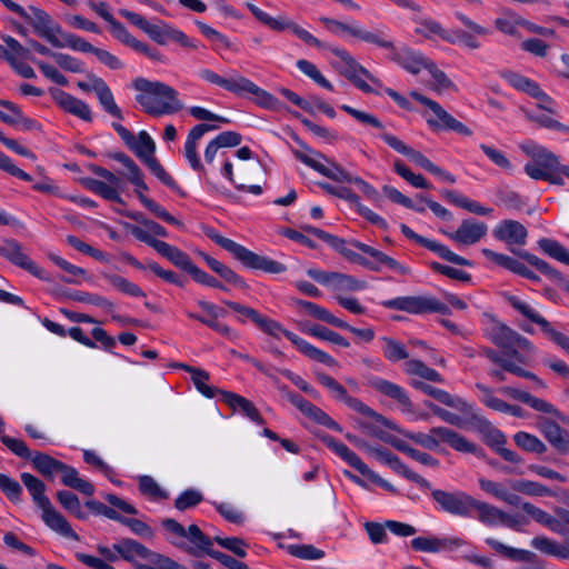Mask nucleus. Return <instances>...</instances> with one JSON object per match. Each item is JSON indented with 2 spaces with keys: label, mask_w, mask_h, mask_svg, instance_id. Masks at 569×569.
<instances>
[{
  "label": "nucleus",
  "mask_w": 569,
  "mask_h": 569,
  "mask_svg": "<svg viewBox=\"0 0 569 569\" xmlns=\"http://www.w3.org/2000/svg\"><path fill=\"white\" fill-rule=\"evenodd\" d=\"M132 84L139 92L136 96L137 102L150 116L173 114L183 109L178 91L163 82L137 78Z\"/></svg>",
  "instance_id": "obj_1"
},
{
  "label": "nucleus",
  "mask_w": 569,
  "mask_h": 569,
  "mask_svg": "<svg viewBox=\"0 0 569 569\" xmlns=\"http://www.w3.org/2000/svg\"><path fill=\"white\" fill-rule=\"evenodd\" d=\"M111 126L126 146L134 152L163 184L173 191L179 190L178 183L154 157L156 143L147 131H140L138 137H136L129 129L118 122H112Z\"/></svg>",
  "instance_id": "obj_2"
},
{
  "label": "nucleus",
  "mask_w": 569,
  "mask_h": 569,
  "mask_svg": "<svg viewBox=\"0 0 569 569\" xmlns=\"http://www.w3.org/2000/svg\"><path fill=\"white\" fill-rule=\"evenodd\" d=\"M20 478L32 497L34 505L42 510L44 523L59 535L78 541L79 536L73 531L67 519L52 507L49 498L46 496L44 482L29 472H22Z\"/></svg>",
  "instance_id": "obj_3"
},
{
  "label": "nucleus",
  "mask_w": 569,
  "mask_h": 569,
  "mask_svg": "<svg viewBox=\"0 0 569 569\" xmlns=\"http://www.w3.org/2000/svg\"><path fill=\"white\" fill-rule=\"evenodd\" d=\"M203 232L210 240L230 252L234 259L240 261L247 268L261 270L271 274H279L287 271L286 264L270 259L269 257L257 254L240 243L221 236L212 227H206Z\"/></svg>",
  "instance_id": "obj_4"
},
{
  "label": "nucleus",
  "mask_w": 569,
  "mask_h": 569,
  "mask_svg": "<svg viewBox=\"0 0 569 569\" xmlns=\"http://www.w3.org/2000/svg\"><path fill=\"white\" fill-rule=\"evenodd\" d=\"M199 76L202 80L221 87L236 96H244L250 93L257 98L258 103L262 107H272L273 102L276 101L272 94L261 89L250 79L237 73L236 71L230 72V77L226 78L210 69H201L199 71Z\"/></svg>",
  "instance_id": "obj_5"
},
{
  "label": "nucleus",
  "mask_w": 569,
  "mask_h": 569,
  "mask_svg": "<svg viewBox=\"0 0 569 569\" xmlns=\"http://www.w3.org/2000/svg\"><path fill=\"white\" fill-rule=\"evenodd\" d=\"M402 435L428 450H436L440 442H445L459 452L477 453L479 448L466 437L447 427H433L428 433L405 431Z\"/></svg>",
  "instance_id": "obj_6"
},
{
  "label": "nucleus",
  "mask_w": 569,
  "mask_h": 569,
  "mask_svg": "<svg viewBox=\"0 0 569 569\" xmlns=\"http://www.w3.org/2000/svg\"><path fill=\"white\" fill-rule=\"evenodd\" d=\"M256 326L264 333L272 337H278V335L281 332L291 343L296 346V348L301 353L315 361L329 367H335L338 365V362L330 355L310 345L308 341L303 340L292 331L283 329L282 326L276 320L260 315Z\"/></svg>",
  "instance_id": "obj_7"
},
{
  "label": "nucleus",
  "mask_w": 569,
  "mask_h": 569,
  "mask_svg": "<svg viewBox=\"0 0 569 569\" xmlns=\"http://www.w3.org/2000/svg\"><path fill=\"white\" fill-rule=\"evenodd\" d=\"M488 338L493 345L506 350V356L519 363H525V357L519 349L531 353L536 350L529 339L500 321L493 322L488 331Z\"/></svg>",
  "instance_id": "obj_8"
},
{
  "label": "nucleus",
  "mask_w": 569,
  "mask_h": 569,
  "mask_svg": "<svg viewBox=\"0 0 569 569\" xmlns=\"http://www.w3.org/2000/svg\"><path fill=\"white\" fill-rule=\"evenodd\" d=\"M523 150L531 157V160L523 167L526 174L531 179L542 180V176L552 174L558 170H561L566 178L569 179V166L562 164L559 157L547 148L539 144H531L525 147Z\"/></svg>",
  "instance_id": "obj_9"
},
{
  "label": "nucleus",
  "mask_w": 569,
  "mask_h": 569,
  "mask_svg": "<svg viewBox=\"0 0 569 569\" xmlns=\"http://www.w3.org/2000/svg\"><path fill=\"white\" fill-rule=\"evenodd\" d=\"M430 495L438 511L453 517L471 518L473 497L468 492L430 488Z\"/></svg>",
  "instance_id": "obj_10"
},
{
  "label": "nucleus",
  "mask_w": 569,
  "mask_h": 569,
  "mask_svg": "<svg viewBox=\"0 0 569 569\" xmlns=\"http://www.w3.org/2000/svg\"><path fill=\"white\" fill-rule=\"evenodd\" d=\"M247 8L250 10L252 16L262 24L268 27L269 29L273 31H284V30H291L296 37H298L300 40L306 42L309 46L316 47L318 49H329L330 46H327L319 39H317L315 36H312L309 31L301 28L299 24H297L293 21H290L286 19L284 17H278L273 18L266 11L261 10L256 4L248 2Z\"/></svg>",
  "instance_id": "obj_11"
},
{
  "label": "nucleus",
  "mask_w": 569,
  "mask_h": 569,
  "mask_svg": "<svg viewBox=\"0 0 569 569\" xmlns=\"http://www.w3.org/2000/svg\"><path fill=\"white\" fill-rule=\"evenodd\" d=\"M387 309L406 311L413 315L437 312L450 315L447 305L431 296H406L386 300L381 303Z\"/></svg>",
  "instance_id": "obj_12"
},
{
  "label": "nucleus",
  "mask_w": 569,
  "mask_h": 569,
  "mask_svg": "<svg viewBox=\"0 0 569 569\" xmlns=\"http://www.w3.org/2000/svg\"><path fill=\"white\" fill-rule=\"evenodd\" d=\"M130 232L136 239L153 248L159 254L167 258L176 267L187 271L188 273H190L194 268L196 264L191 258L179 248L151 237L147 231H144V229L137 226H130Z\"/></svg>",
  "instance_id": "obj_13"
},
{
  "label": "nucleus",
  "mask_w": 569,
  "mask_h": 569,
  "mask_svg": "<svg viewBox=\"0 0 569 569\" xmlns=\"http://www.w3.org/2000/svg\"><path fill=\"white\" fill-rule=\"evenodd\" d=\"M410 97L426 106L432 112V117L426 118L430 128L435 130H451L463 136H470L472 133L467 126L448 113L437 101L418 91H411Z\"/></svg>",
  "instance_id": "obj_14"
},
{
  "label": "nucleus",
  "mask_w": 569,
  "mask_h": 569,
  "mask_svg": "<svg viewBox=\"0 0 569 569\" xmlns=\"http://www.w3.org/2000/svg\"><path fill=\"white\" fill-rule=\"evenodd\" d=\"M378 40L388 44L381 48L389 50V59L412 74H418L421 70L427 69V64L431 61L423 53L408 46L396 48L393 42L382 31Z\"/></svg>",
  "instance_id": "obj_15"
},
{
  "label": "nucleus",
  "mask_w": 569,
  "mask_h": 569,
  "mask_svg": "<svg viewBox=\"0 0 569 569\" xmlns=\"http://www.w3.org/2000/svg\"><path fill=\"white\" fill-rule=\"evenodd\" d=\"M315 376H316L317 381L321 386H323L326 389H328V391L331 393V396L335 399L345 402L350 409H352L363 416L370 417V418L375 419L377 422L385 423L386 419L383 418V416H381L380 413L372 410L370 407L365 405L359 399L349 396L346 388L339 381H337L335 378H332L331 376H329L322 371H316Z\"/></svg>",
  "instance_id": "obj_16"
},
{
  "label": "nucleus",
  "mask_w": 569,
  "mask_h": 569,
  "mask_svg": "<svg viewBox=\"0 0 569 569\" xmlns=\"http://www.w3.org/2000/svg\"><path fill=\"white\" fill-rule=\"evenodd\" d=\"M26 17L27 18L22 19L32 27L37 36L48 41L52 47L61 46L59 36L62 33L63 29L47 11L30 6L26 9Z\"/></svg>",
  "instance_id": "obj_17"
},
{
  "label": "nucleus",
  "mask_w": 569,
  "mask_h": 569,
  "mask_svg": "<svg viewBox=\"0 0 569 569\" xmlns=\"http://www.w3.org/2000/svg\"><path fill=\"white\" fill-rule=\"evenodd\" d=\"M502 297L522 317H525L530 322L538 325L545 336L553 343L557 345L559 340L565 336L562 332L552 328L550 322L543 316H541L540 312L529 302L509 292H503Z\"/></svg>",
  "instance_id": "obj_18"
},
{
  "label": "nucleus",
  "mask_w": 569,
  "mask_h": 569,
  "mask_svg": "<svg viewBox=\"0 0 569 569\" xmlns=\"http://www.w3.org/2000/svg\"><path fill=\"white\" fill-rule=\"evenodd\" d=\"M319 21L325 26V28L337 37H342L343 34H348L355 39L365 41L367 43H372L377 47H386V43L380 42L379 36L381 31L371 32L362 27L356 21L350 20L349 22H342L336 19H331L328 17H320Z\"/></svg>",
  "instance_id": "obj_19"
},
{
  "label": "nucleus",
  "mask_w": 569,
  "mask_h": 569,
  "mask_svg": "<svg viewBox=\"0 0 569 569\" xmlns=\"http://www.w3.org/2000/svg\"><path fill=\"white\" fill-rule=\"evenodd\" d=\"M307 274L318 283L329 287L337 292L359 291L367 287L365 281L340 272L308 269Z\"/></svg>",
  "instance_id": "obj_20"
},
{
  "label": "nucleus",
  "mask_w": 569,
  "mask_h": 569,
  "mask_svg": "<svg viewBox=\"0 0 569 569\" xmlns=\"http://www.w3.org/2000/svg\"><path fill=\"white\" fill-rule=\"evenodd\" d=\"M368 386L378 393L392 399L403 413L415 412L413 403L403 387L380 377L369 378Z\"/></svg>",
  "instance_id": "obj_21"
},
{
  "label": "nucleus",
  "mask_w": 569,
  "mask_h": 569,
  "mask_svg": "<svg viewBox=\"0 0 569 569\" xmlns=\"http://www.w3.org/2000/svg\"><path fill=\"white\" fill-rule=\"evenodd\" d=\"M400 230L406 238L416 241L420 246L429 249L430 251L437 253L440 258H442L451 263H455L458 266H466V267L472 266V262L469 261L468 259L452 252L448 247H446L435 240H430L428 238H425V237L416 233L412 229H410L405 223H402L400 226Z\"/></svg>",
  "instance_id": "obj_22"
},
{
  "label": "nucleus",
  "mask_w": 569,
  "mask_h": 569,
  "mask_svg": "<svg viewBox=\"0 0 569 569\" xmlns=\"http://www.w3.org/2000/svg\"><path fill=\"white\" fill-rule=\"evenodd\" d=\"M184 539L188 541V543L184 540H171V542L178 548L186 550L193 557H202L203 555L210 556V553L213 552V539L211 540L208 536H206L197 525H190L188 527V532Z\"/></svg>",
  "instance_id": "obj_23"
},
{
  "label": "nucleus",
  "mask_w": 569,
  "mask_h": 569,
  "mask_svg": "<svg viewBox=\"0 0 569 569\" xmlns=\"http://www.w3.org/2000/svg\"><path fill=\"white\" fill-rule=\"evenodd\" d=\"M0 256L13 264L29 271L39 279H46L43 270L37 266L23 251L21 244L12 239L4 240L0 244Z\"/></svg>",
  "instance_id": "obj_24"
},
{
  "label": "nucleus",
  "mask_w": 569,
  "mask_h": 569,
  "mask_svg": "<svg viewBox=\"0 0 569 569\" xmlns=\"http://www.w3.org/2000/svg\"><path fill=\"white\" fill-rule=\"evenodd\" d=\"M287 399L306 417L311 419L318 425L325 426L329 429L341 431V427L321 408L315 406L312 402L306 400L303 397L296 392H287Z\"/></svg>",
  "instance_id": "obj_25"
},
{
  "label": "nucleus",
  "mask_w": 569,
  "mask_h": 569,
  "mask_svg": "<svg viewBox=\"0 0 569 569\" xmlns=\"http://www.w3.org/2000/svg\"><path fill=\"white\" fill-rule=\"evenodd\" d=\"M50 94L56 104L63 111L78 117L86 122L92 121L91 108L81 99L57 88L51 89Z\"/></svg>",
  "instance_id": "obj_26"
},
{
  "label": "nucleus",
  "mask_w": 569,
  "mask_h": 569,
  "mask_svg": "<svg viewBox=\"0 0 569 569\" xmlns=\"http://www.w3.org/2000/svg\"><path fill=\"white\" fill-rule=\"evenodd\" d=\"M218 128L219 127L216 124L199 123L189 131L184 143V157L192 170L197 172L206 171L197 151L198 142L204 133L217 130Z\"/></svg>",
  "instance_id": "obj_27"
},
{
  "label": "nucleus",
  "mask_w": 569,
  "mask_h": 569,
  "mask_svg": "<svg viewBox=\"0 0 569 569\" xmlns=\"http://www.w3.org/2000/svg\"><path fill=\"white\" fill-rule=\"evenodd\" d=\"M295 157L305 163L306 166L312 168L320 174L337 181V182H350L352 183L353 178L349 172H347L343 168L338 166L335 162H330L328 160V163H330V167L325 166L321 161L317 160L316 158L300 151V150H293Z\"/></svg>",
  "instance_id": "obj_28"
},
{
  "label": "nucleus",
  "mask_w": 569,
  "mask_h": 569,
  "mask_svg": "<svg viewBox=\"0 0 569 569\" xmlns=\"http://www.w3.org/2000/svg\"><path fill=\"white\" fill-rule=\"evenodd\" d=\"M479 355L487 357L493 363L500 366L502 370L513 373L518 377L529 379L533 381L538 388H546L545 382L539 377H537L533 372L521 368L518 365L519 362L511 359L510 357L502 356L491 348H481L479 350Z\"/></svg>",
  "instance_id": "obj_29"
},
{
  "label": "nucleus",
  "mask_w": 569,
  "mask_h": 569,
  "mask_svg": "<svg viewBox=\"0 0 569 569\" xmlns=\"http://www.w3.org/2000/svg\"><path fill=\"white\" fill-rule=\"evenodd\" d=\"M340 74L347 78L355 87L365 93L380 94L382 82L372 76L363 66L356 61V66L340 70Z\"/></svg>",
  "instance_id": "obj_30"
},
{
  "label": "nucleus",
  "mask_w": 569,
  "mask_h": 569,
  "mask_svg": "<svg viewBox=\"0 0 569 569\" xmlns=\"http://www.w3.org/2000/svg\"><path fill=\"white\" fill-rule=\"evenodd\" d=\"M492 234L497 240L508 246H525L527 243L528 230L517 220L505 219L495 227Z\"/></svg>",
  "instance_id": "obj_31"
},
{
  "label": "nucleus",
  "mask_w": 569,
  "mask_h": 569,
  "mask_svg": "<svg viewBox=\"0 0 569 569\" xmlns=\"http://www.w3.org/2000/svg\"><path fill=\"white\" fill-rule=\"evenodd\" d=\"M487 231L488 227L485 222L466 219L456 231L443 233L459 244L470 246L481 240L487 234Z\"/></svg>",
  "instance_id": "obj_32"
},
{
  "label": "nucleus",
  "mask_w": 569,
  "mask_h": 569,
  "mask_svg": "<svg viewBox=\"0 0 569 569\" xmlns=\"http://www.w3.org/2000/svg\"><path fill=\"white\" fill-rule=\"evenodd\" d=\"M481 253L492 263L513 272L518 276H521L528 280H531L533 282H538L540 278L528 267H526L522 262L518 261L517 259L507 256L505 253L496 252L491 249L483 248L481 250Z\"/></svg>",
  "instance_id": "obj_33"
},
{
  "label": "nucleus",
  "mask_w": 569,
  "mask_h": 569,
  "mask_svg": "<svg viewBox=\"0 0 569 569\" xmlns=\"http://www.w3.org/2000/svg\"><path fill=\"white\" fill-rule=\"evenodd\" d=\"M499 74L516 90L522 91L542 102L550 103L552 101L536 81L511 70H502Z\"/></svg>",
  "instance_id": "obj_34"
},
{
  "label": "nucleus",
  "mask_w": 569,
  "mask_h": 569,
  "mask_svg": "<svg viewBox=\"0 0 569 569\" xmlns=\"http://www.w3.org/2000/svg\"><path fill=\"white\" fill-rule=\"evenodd\" d=\"M379 137L393 150L397 152L408 157L413 163L419 166L420 168L427 170L431 173V171H435L436 164H433L423 153L420 151H417L412 149L411 147L407 146L402 140H400L398 137L381 132Z\"/></svg>",
  "instance_id": "obj_35"
},
{
  "label": "nucleus",
  "mask_w": 569,
  "mask_h": 569,
  "mask_svg": "<svg viewBox=\"0 0 569 569\" xmlns=\"http://www.w3.org/2000/svg\"><path fill=\"white\" fill-rule=\"evenodd\" d=\"M114 549L118 551L119 559L126 561H134L137 558L149 560L151 562H158L156 558L160 559L161 555H158L142 543L132 539H122L114 543Z\"/></svg>",
  "instance_id": "obj_36"
},
{
  "label": "nucleus",
  "mask_w": 569,
  "mask_h": 569,
  "mask_svg": "<svg viewBox=\"0 0 569 569\" xmlns=\"http://www.w3.org/2000/svg\"><path fill=\"white\" fill-rule=\"evenodd\" d=\"M512 253L518 256L519 258L526 260L530 266L535 267L538 271L543 273L555 283L561 286L569 293V281L562 276V273L556 268L551 267L547 261L540 259L539 257L525 251V250H516L510 249Z\"/></svg>",
  "instance_id": "obj_37"
},
{
  "label": "nucleus",
  "mask_w": 569,
  "mask_h": 569,
  "mask_svg": "<svg viewBox=\"0 0 569 569\" xmlns=\"http://www.w3.org/2000/svg\"><path fill=\"white\" fill-rule=\"evenodd\" d=\"M410 545L416 551L435 553L460 548L463 540L460 538L417 537L410 541Z\"/></svg>",
  "instance_id": "obj_38"
},
{
  "label": "nucleus",
  "mask_w": 569,
  "mask_h": 569,
  "mask_svg": "<svg viewBox=\"0 0 569 569\" xmlns=\"http://www.w3.org/2000/svg\"><path fill=\"white\" fill-rule=\"evenodd\" d=\"M0 107L6 108L11 114L0 110V121L9 126H19L22 130L32 131L40 128L39 123L23 114L18 104L12 101L0 99Z\"/></svg>",
  "instance_id": "obj_39"
},
{
  "label": "nucleus",
  "mask_w": 569,
  "mask_h": 569,
  "mask_svg": "<svg viewBox=\"0 0 569 569\" xmlns=\"http://www.w3.org/2000/svg\"><path fill=\"white\" fill-rule=\"evenodd\" d=\"M411 386L415 389L420 390L421 392L426 393L427 396L432 397L433 399L438 400L439 402H441L445 406H448V407H451V408H455V409H458L461 411H465L468 407V403L463 399H461L459 397H453L446 390L436 388L426 382L412 380Z\"/></svg>",
  "instance_id": "obj_40"
},
{
  "label": "nucleus",
  "mask_w": 569,
  "mask_h": 569,
  "mask_svg": "<svg viewBox=\"0 0 569 569\" xmlns=\"http://www.w3.org/2000/svg\"><path fill=\"white\" fill-rule=\"evenodd\" d=\"M323 443L331 449L337 456L346 461L350 467L356 469L360 473H369V467L345 443L336 440L331 436H325L322 438Z\"/></svg>",
  "instance_id": "obj_41"
},
{
  "label": "nucleus",
  "mask_w": 569,
  "mask_h": 569,
  "mask_svg": "<svg viewBox=\"0 0 569 569\" xmlns=\"http://www.w3.org/2000/svg\"><path fill=\"white\" fill-rule=\"evenodd\" d=\"M224 402L233 410H239L246 417L257 425H264V419L260 415L256 406L247 398L239 396L233 392L224 391L221 392Z\"/></svg>",
  "instance_id": "obj_42"
},
{
  "label": "nucleus",
  "mask_w": 569,
  "mask_h": 569,
  "mask_svg": "<svg viewBox=\"0 0 569 569\" xmlns=\"http://www.w3.org/2000/svg\"><path fill=\"white\" fill-rule=\"evenodd\" d=\"M506 436L497 428L488 427L486 432V443L491 447L501 458L511 463H521L522 459L515 451L505 448Z\"/></svg>",
  "instance_id": "obj_43"
},
{
  "label": "nucleus",
  "mask_w": 569,
  "mask_h": 569,
  "mask_svg": "<svg viewBox=\"0 0 569 569\" xmlns=\"http://www.w3.org/2000/svg\"><path fill=\"white\" fill-rule=\"evenodd\" d=\"M501 391L510 396L511 398L528 405L529 407L537 411L550 415H555L557 412L556 408L551 403L547 402L543 399L533 397L527 391H522L520 389L512 387H505L501 389Z\"/></svg>",
  "instance_id": "obj_44"
},
{
  "label": "nucleus",
  "mask_w": 569,
  "mask_h": 569,
  "mask_svg": "<svg viewBox=\"0 0 569 569\" xmlns=\"http://www.w3.org/2000/svg\"><path fill=\"white\" fill-rule=\"evenodd\" d=\"M200 256L207 263V266L217 274H219L226 282L232 284L236 288L246 289L247 283L244 280L236 273L231 268L210 257L204 252H200Z\"/></svg>",
  "instance_id": "obj_45"
},
{
  "label": "nucleus",
  "mask_w": 569,
  "mask_h": 569,
  "mask_svg": "<svg viewBox=\"0 0 569 569\" xmlns=\"http://www.w3.org/2000/svg\"><path fill=\"white\" fill-rule=\"evenodd\" d=\"M441 194L450 203L478 216H488L493 211L492 208L483 207L478 201L465 197L453 190H443Z\"/></svg>",
  "instance_id": "obj_46"
},
{
  "label": "nucleus",
  "mask_w": 569,
  "mask_h": 569,
  "mask_svg": "<svg viewBox=\"0 0 569 569\" xmlns=\"http://www.w3.org/2000/svg\"><path fill=\"white\" fill-rule=\"evenodd\" d=\"M539 429L543 437L559 451L566 452L569 449L563 437V429L556 421L543 419L539 422Z\"/></svg>",
  "instance_id": "obj_47"
},
{
  "label": "nucleus",
  "mask_w": 569,
  "mask_h": 569,
  "mask_svg": "<svg viewBox=\"0 0 569 569\" xmlns=\"http://www.w3.org/2000/svg\"><path fill=\"white\" fill-rule=\"evenodd\" d=\"M60 473L62 475L61 482L64 486L76 489L86 496H92L94 493L93 485L80 478L78 471L73 467L62 463Z\"/></svg>",
  "instance_id": "obj_48"
},
{
  "label": "nucleus",
  "mask_w": 569,
  "mask_h": 569,
  "mask_svg": "<svg viewBox=\"0 0 569 569\" xmlns=\"http://www.w3.org/2000/svg\"><path fill=\"white\" fill-rule=\"evenodd\" d=\"M94 93L100 106L107 113L118 120H123V113L116 103L113 93L103 79L101 82H98V86L94 87Z\"/></svg>",
  "instance_id": "obj_49"
},
{
  "label": "nucleus",
  "mask_w": 569,
  "mask_h": 569,
  "mask_svg": "<svg viewBox=\"0 0 569 569\" xmlns=\"http://www.w3.org/2000/svg\"><path fill=\"white\" fill-rule=\"evenodd\" d=\"M475 512L478 513V519L485 525L496 526L500 523L502 515L505 511L473 498L471 505V518L475 516Z\"/></svg>",
  "instance_id": "obj_50"
},
{
  "label": "nucleus",
  "mask_w": 569,
  "mask_h": 569,
  "mask_svg": "<svg viewBox=\"0 0 569 569\" xmlns=\"http://www.w3.org/2000/svg\"><path fill=\"white\" fill-rule=\"evenodd\" d=\"M295 303L297 307L303 309L311 317H313L318 320L325 321V322H327L331 326H335L337 328L345 327L343 320L333 316L329 310H327L326 308H323L315 302L297 299V300H295Z\"/></svg>",
  "instance_id": "obj_51"
},
{
  "label": "nucleus",
  "mask_w": 569,
  "mask_h": 569,
  "mask_svg": "<svg viewBox=\"0 0 569 569\" xmlns=\"http://www.w3.org/2000/svg\"><path fill=\"white\" fill-rule=\"evenodd\" d=\"M177 366L184 369L187 372L191 375V380L194 387L204 397L211 399L214 398L218 392H221L217 388L211 387L207 383L210 378L207 371L183 363H179Z\"/></svg>",
  "instance_id": "obj_52"
},
{
  "label": "nucleus",
  "mask_w": 569,
  "mask_h": 569,
  "mask_svg": "<svg viewBox=\"0 0 569 569\" xmlns=\"http://www.w3.org/2000/svg\"><path fill=\"white\" fill-rule=\"evenodd\" d=\"M33 467L44 477L52 479L53 476L60 472L62 461L54 459L53 457L36 451L30 459Z\"/></svg>",
  "instance_id": "obj_53"
},
{
  "label": "nucleus",
  "mask_w": 569,
  "mask_h": 569,
  "mask_svg": "<svg viewBox=\"0 0 569 569\" xmlns=\"http://www.w3.org/2000/svg\"><path fill=\"white\" fill-rule=\"evenodd\" d=\"M405 373L408 376H418L428 381L442 383V376L435 369L428 367L425 362L416 359L406 361Z\"/></svg>",
  "instance_id": "obj_54"
},
{
  "label": "nucleus",
  "mask_w": 569,
  "mask_h": 569,
  "mask_svg": "<svg viewBox=\"0 0 569 569\" xmlns=\"http://www.w3.org/2000/svg\"><path fill=\"white\" fill-rule=\"evenodd\" d=\"M103 279L118 291L131 297H146L144 291L127 278L116 273L102 272Z\"/></svg>",
  "instance_id": "obj_55"
},
{
  "label": "nucleus",
  "mask_w": 569,
  "mask_h": 569,
  "mask_svg": "<svg viewBox=\"0 0 569 569\" xmlns=\"http://www.w3.org/2000/svg\"><path fill=\"white\" fill-rule=\"evenodd\" d=\"M537 244L539 249L550 258L569 264V251L557 240L540 238Z\"/></svg>",
  "instance_id": "obj_56"
},
{
  "label": "nucleus",
  "mask_w": 569,
  "mask_h": 569,
  "mask_svg": "<svg viewBox=\"0 0 569 569\" xmlns=\"http://www.w3.org/2000/svg\"><path fill=\"white\" fill-rule=\"evenodd\" d=\"M142 191L143 189L136 187V193L140 200V202L150 210L157 218L163 220L167 223L181 226V222L176 219L172 214H170L162 206L157 203L154 200L146 197Z\"/></svg>",
  "instance_id": "obj_57"
},
{
  "label": "nucleus",
  "mask_w": 569,
  "mask_h": 569,
  "mask_svg": "<svg viewBox=\"0 0 569 569\" xmlns=\"http://www.w3.org/2000/svg\"><path fill=\"white\" fill-rule=\"evenodd\" d=\"M59 38L61 44L58 47L59 49L69 48L73 51L83 53H93L96 50V47L88 42L84 38L71 32H66L62 30V33L59 36Z\"/></svg>",
  "instance_id": "obj_58"
},
{
  "label": "nucleus",
  "mask_w": 569,
  "mask_h": 569,
  "mask_svg": "<svg viewBox=\"0 0 569 569\" xmlns=\"http://www.w3.org/2000/svg\"><path fill=\"white\" fill-rule=\"evenodd\" d=\"M486 542L491 548H493L496 551H498L499 553L503 555L505 557H507L509 559L519 560V561H531L536 557L535 553H532L528 550L516 549V548L506 546L502 542H500L493 538H488L486 540Z\"/></svg>",
  "instance_id": "obj_59"
},
{
  "label": "nucleus",
  "mask_w": 569,
  "mask_h": 569,
  "mask_svg": "<svg viewBox=\"0 0 569 569\" xmlns=\"http://www.w3.org/2000/svg\"><path fill=\"white\" fill-rule=\"evenodd\" d=\"M87 187L92 192L102 197L106 200L119 202V203L122 202V199L120 197V191H122V190L119 188H116L113 186H110L104 181L97 180V179H88Z\"/></svg>",
  "instance_id": "obj_60"
},
{
  "label": "nucleus",
  "mask_w": 569,
  "mask_h": 569,
  "mask_svg": "<svg viewBox=\"0 0 569 569\" xmlns=\"http://www.w3.org/2000/svg\"><path fill=\"white\" fill-rule=\"evenodd\" d=\"M415 22L418 24L415 32L426 39H433L436 36L443 39L446 29L431 18H417Z\"/></svg>",
  "instance_id": "obj_61"
},
{
  "label": "nucleus",
  "mask_w": 569,
  "mask_h": 569,
  "mask_svg": "<svg viewBox=\"0 0 569 569\" xmlns=\"http://www.w3.org/2000/svg\"><path fill=\"white\" fill-rule=\"evenodd\" d=\"M513 440L518 447L526 451L539 455L547 451L546 445L538 437L531 433L519 431L513 436Z\"/></svg>",
  "instance_id": "obj_62"
},
{
  "label": "nucleus",
  "mask_w": 569,
  "mask_h": 569,
  "mask_svg": "<svg viewBox=\"0 0 569 569\" xmlns=\"http://www.w3.org/2000/svg\"><path fill=\"white\" fill-rule=\"evenodd\" d=\"M307 332L321 340L329 341L343 348H348L350 346L349 341L345 337L320 325H313L307 330Z\"/></svg>",
  "instance_id": "obj_63"
},
{
  "label": "nucleus",
  "mask_w": 569,
  "mask_h": 569,
  "mask_svg": "<svg viewBox=\"0 0 569 569\" xmlns=\"http://www.w3.org/2000/svg\"><path fill=\"white\" fill-rule=\"evenodd\" d=\"M381 340L383 342L382 350L386 359L392 362L408 359L409 355L401 342L389 337H382Z\"/></svg>",
  "instance_id": "obj_64"
}]
</instances>
